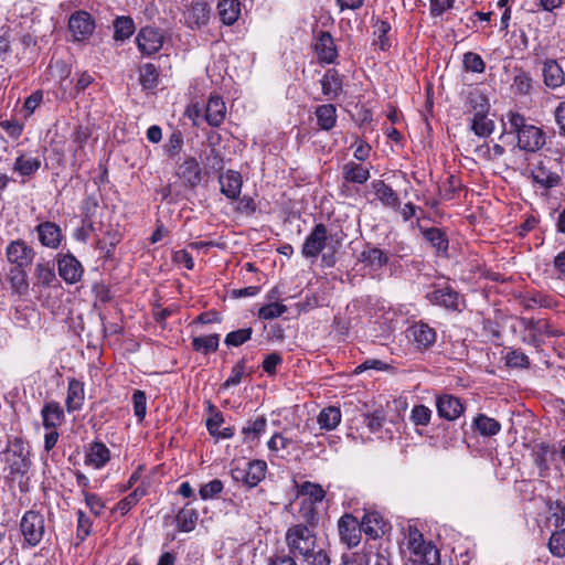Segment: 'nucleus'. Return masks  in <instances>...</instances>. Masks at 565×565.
<instances>
[{
	"mask_svg": "<svg viewBox=\"0 0 565 565\" xmlns=\"http://www.w3.org/2000/svg\"><path fill=\"white\" fill-rule=\"evenodd\" d=\"M507 134L516 136V147L525 152H537L545 145L543 130L529 124L525 117L515 111H508L502 119Z\"/></svg>",
	"mask_w": 565,
	"mask_h": 565,
	"instance_id": "nucleus-1",
	"label": "nucleus"
},
{
	"mask_svg": "<svg viewBox=\"0 0 565 565\" xmlns=\"http://www.w3.org/2000/svg\"><path fill=\"white\" fill-rule=\"evenodd\" d=\"M406 545L412 555V562L418 565H439L440 555L431 542H426L416 526L409 525L406 534Z\"/></svg>",
	"mask_w": 565,
	"mask_h": 565,
	"instance_id": "nucleus-2",
	"label": "nucleus"
},
{
	"mask_svg": "<svg viewBox=\"0 0 565 565\" xmlns=\"http://www.w3.org/2000/svg\"><path fill=\"white\" fill-rule=\"evenodd\" d=\"M286 543L291 554L308 558L315 552L316 535L307 525L296 524L287 530Z\"/></svg>",
	"mask_w": 565,
	"mask_h": 565,
	"instance_id": "nucleus-3",
	"label": "nucleus"
},
{
	"mask_svg": "<svg viewBox=\"0 0 565 565\" xmlns=\"http://www.w3.org/2000/svg\"><path fill=\"white\" fill-rule=\"evenodd\" d=\"M3 456L12 476H23L29 471L31 466L30 450L28 444L22 439L14 438Z\"/></svg>",
	"mask_w": 565,
	"mask_h": 565,
	"instance_id": "nucleus-4",
	"label": "nucleus"
},
{
	"mask_svg": "<svg viewBox=\"0 0 565 565\" xmlns=\"http://www.w3.org/2000/svg\"><path fill=\"white\" fill-rule=\"evenodd\" d=\"M24 544L34 547L40 544L45 532L44 516L38 511H26L20 521Z\"/></svg>",
	"mask_w": 565,
	"mask_h": 565,
	"instance_id": "nucleus-5",
	"label": "nucleus"
},
{
	"mask_svg": "<svg viewBox=\"0 0 565 565\" xmlns=\"http://www.w3.org/2000/svg\"><path fill=\"white\" fill-rule=\"evenodd\" d=\"M267 465L264 460H253L244 465V467H234L231 470L233 480L248 488L256 487L266 475Z\"/></svg>",
	"mask_w": 565,
	"mask_h": 565,
	"instance_id": "nucleus-6",
	"label": "nucleus"
},
{
	"mask_svg": "<svg viewBox=\"0 0 565 565\" xmlns=\"http://www.w3.org/2000/svg\"><path fill=\"white\" fill-rule=\"evenodd\" d=\"M426 298L431 305L446 310L460 312L466 308L463 297L449 286L434 289L426 295Z\"/></svg>",
	"mask_w": 565,
	"mask_h": 565,
	"instance_id": "nucleus-7",
	"label": "nucleus"
},
{
	"mask_svg": "<svg viewBox=\"0 0 565 565\" xmlns=\"http://www.w3.org/2000/svg\"><path fill=\"white\" fill-rule=\"evenodd\" d=\"M95 20L83 10L75 11L68 19V31L74 42H86L94 34Z\"/></svg>",
	"mask_w": 565,
	"mask_h": 565,
	"instance_id": "nucleus-8",
	"label": "nucleus"
},
{
	"mask_svg": "<svg viewBox=\"0 0 565 565\" xmlns=\"http://www.w3.org/2000/svg\"><path fill=\"white\" fill-rule=\"evenodd\" d=\"M329 238L327 226L323 223L316 224L302 244V256L317 258L327 247Z\"/></svg>",
	"mask_w": 565,
	"mask_h": 565,
	"instance_id": "nucleus-9",
	"label": "nucleus"
},
{
	"mask_svg": "<svg viewBox=\"0 0 565 565\" xmlns=\"http://www.w3.org/2000/svg\"><path fill=\"white\" fill-rule=\"evenodd\" d=\"M6 256L7 260L14 265V268H26L32 264L35 252L26 242L18 238L9 243Z\"/></svg>",
	"mask_w": 565,
	"mask_h": 565,
	"instance_id": "nucleus-10",
	"label": "nucleus"
},
{
	"mask_svg": "<svg viewBox=\"0 0 565 565\" xmlns=\"http://www.w3.org/2000/svg\"><path fill=\"white\" fill-rule=\"evenodd\" d=\"M211 18V7L207 2L198 0L185 6L183 11V23L191 30H199L205 26Z\"/></svg>",
	"mask_w": 565,
	"mask_h": 565,
	"instance_id": "nucleus-11",
	"label": "nucleus"
},
{
	"mask_svg": "<svg viewBox=\"0 0 565 565\" xmlns=\"http://www.w3.org/2000/svg\"><path fill=\"white\" fill-rule=\"evenodd\" d=\"M340 541L352 548L359 545L363 532L360 521L350 513L342 515L338 521Z\"/></svg>",
	"mask_w": 565,
	"mask_h": 565,
	"instance_id": "nucleus-12",
	"label": "nucleus"
},
{
	"mask_svg": "<svg viewBox=\"0 0 565 565\" xmlns=\"http://www.w3.org/2000/svg\"><path fill=\"white\" fill-rule=\"evenodd\" d=\"M56 262L58 275L66 284L73 285L82 279L84 274L83 265L73 254H58Z\"/></svg>",
	"mask_w": 565,
	"mask_h": 565,
	"instance_id": "nucleus-13",
	"label": "nucleus"
},
{
	"mask_svg": "<svg viewBox=\"0 0 565 565\" xmlns=\"http://www.w3.org/2000/svg\"><path fill=\"white\" fill-rule=\"evenodd\" d=\"M163 34L156 28L145 26L137 34L136 42L142 54L157 53L163 45Z\"/></svg>",
	"mask_w": 565,
	"mask_h": 565,
	"instance_id": "nucleus-14",
	"label": "nucleus"
},
{
	"mask_svg": "<svg viewBox=\"0 0 565 565\" xmlns=\"http://www.w3.org/2000/svg\"><path fill=\"white\" fill-rule=\"evenodd\" d=\"M40 243L51 249H57L63 241L61 227L50 221L42 222L35 226Z\"/></svg>",
	"mask_w": 565,
	"mask_h": 565,
	"instance_id": "nucleus-15",
	"label": "nucleus"
},
{
	"mask_svg": "<svg viewBox=\"0 0 565 565\" xmlns=\"http://www.w3.org/2000/svg\"><path fill=\"white\" fill-rule=\"evenodd\" d=\"M408 337L419 350H426L436 342V331L428 323L419 321L408 329Z\"/></svg>",
	"mask_w": 565,
	"mask_h": 565,
	"instance_id": "nucleus-16",
	"label": "nucleus"
},
{
	"mask_svg": "<svg viewBox=\"0 0 565 565\" xmlns=\"http://www.w3.org/2000/svg\"><path fill=\"white\" fill-rule=\"evenodd\" d=\"M436 408L438 416L449 422L459 418L465 411L461 401L458 397L448 394L441 395L437 398Z\"/></svg>",
	"mask_w": 565,
	"mask_h": 565,
	"instance_id": "nucleus-17",
	"label": "nucleus"
},
{
	"mask_svg": "<svg viewBox=\"0 0 565 565\" xmlns=\"http://www.w3.org/2000/svg\"><path fill=\"white\" fill-rule=\"evenodd\" d=\"M315 50L319 61L332 64L338 57V50L332 35L329 32L321 31L317 36Z\"/></svg>",
	"mask_w": 565,
	"mask_h": 565,
	"instance_id": "nucleus-18",
	"label": "nucleus"
},
{
	"mask_svg": "<svg viewBox=\"0 0 565 565\" xmlns=\"http://www.w3.org/2000/svg\"><path fill=\"white\" fill-rule=\"evenodd\" d=\"M218 183L221 193L230 200H237L241 195L243 186V178L239 172L227 170L225 173L220 174Z\"/></svg>",
	"mask_w": 565,
	"mask_h": 565,
	"instance_id": "nucleus-19",
	"label": "nucleus"
},
{
	"mask_svg": "<svg viewBox=\"0 0 565 565\" xmlns=\"http://www.w3.org/2000/svg\"><path fill=\"white\" fill-rule=\"evenodd\" d=\"M359 262L372 270H380L388 263V255L383 249L367 243L359 256Z\"/></svg>",
	"mask_w": 565,
	"mask_h": 565,
	"instance_id": "nucleus-20",
	"label": "nucleus"
},
{
	"mask_svg": "<svg viewBox=\"0 0 565 565\" xmlns=\"http://www.w3.org/2000/svg\"><path fill=\"white\" fill-rule=\"evenodd\" d=\"M544 84L552 89L558 88L565 83V73L557 61L547 58L542 67Z\"/></svg>",
	"mask_w": 565,
	"mask_h": 565,
	"instance_id": "nucleus-21",
	"label": "nucleus"
},
{
	"mask_svg": "<svg viewBox=\"0 0 565 565\" xmlns=\"http://www.w3.org/2000/svg\"><path fill=\"white\" fill-rule=\"evenodd\" d=\"M302 440L294 428H284L281 433L274 434L267 443L270 451L278 452L285 450L291 445L301 444Z\"/></svg>",
	"mask_w": 565,
	"mask_h": 565,
	"instance_id": "nucleus-22",
	"label": "nucleus"
},
{
	"mask_svg": "<svg viewBox=\"0 0 565 565\" xmlns=\"http://www.w3.org/2000/svg\"><path fill=\"white\" fill-rule=\"evenodd\" d=\"M41 168V160L36 157H31L24 152H19L12 164V171L22 178L32 177Z\"/></svg>",
	"mask_w": 565,
	"mask_h": 565,
	"instance_id": "nucleus-23",
	"label": "nucleus"
},
{
	"mask_svg": "<svg viewBox=\"0 0 565 565\" xmlns=\"http://www.w3.org/2000/svg\"><path fill=\"white\" fill-rule=\"evenodd\" d=\"M322 94L328 100H334L342 92V76L334 68L328 70L320 79Z\"/></svg>",
	"mask_w": 565,
	"mask_h": 565,
	"instance_id": "nucleus-24",
	"label": "nucleus"
},
{
	"mask_svg": "<svg viewBox=\"0 0 565 565\" xmlns=\"http://www.w3.org/2000/svg\"><path fill=\"white\" fill-rule=\"evenodd\" d=\"M226 107L224 100L217 95H211L205 108V119L212 127H218L225 119Z\"/></svg>",
	"mask_w": 565,
	"mask_h": 565,
	"instance_id": "nucleus-25",
	"label": "nucleus"
},
{
	"mask_svg": "<svg viewBox=\"0 0 565 565\" xmlns=\"http://www.w3.org/2000/svg\"><path fill=\"white\" fill-rule=\"evenodd\" d=\"M110 459V451L105 444L95 441L89 445L85 455V463L95 469L103 468Z\"/></svg>",
	"mask_w": 565,
	"mask_h": 565,
	"instance_id": "nucleus-26",
	"label": "nucleus"
},
{
	"mask_svg": "<svg viewBox=\"0 0 565 565\" xmlns=\"http://www.w3.org/2000/svg\"><path fill=\"white\" fill-rule=\"evenodd\" d=\"M179 175L190 186L194 188L202 181V169L195 158H186L179 167Z\"/></svg>",
	"mask_w": 565,
	"mask_h": 565,
	"instance_id": "nucleus-27",
	"label": "nucleus"
},
{
	"mask_svg": "<svg viewBox=\"0 0 565 565\" xmlns=\"http://www.w3.org/2000/svg\"><path fill=\"white\" fill-rule=\"evenodd\" d=\"M84 384L76 379H70L67 386V396L65 401L67 411L71 413L81 409L84 403Z\"/></svg>",
	"mask_w": 565,
	"mask_h": 565,
	"instance_id": "nucleus-28",
	"label": "nucleus"
},
{
	"mask_svg": "<svg viewBox=\"0 0 565 565\" xmlns=\"http://www.w3.org/2000/svg\"><path fill=\"white\" fill-rule=\"evenodd\" d=\"M43 426L46 429H56L64 420V412L61 405L56 402L46 403L42 411Z\"/></svg>",
	"mask_w": 565,
	"mask_h": 565,
	"instance_id": "nucleus-29",
	"label": "nucleus"
},
{
	"mask_svg": "<svg viewBox=\"0 0 565 565\" xmlns=\"http://www.w3.org/2000/svg\"><path fill=\"white\" fill-rule=\"evenodd\" d=\"M360 523L363 532L371 539H376L384 533L385 522L379 512H366Z\"/></svg>",
	"mask_w": 565,
	"mask_h": 565,
	"instance_id": "nucleus-30",
	"label": "nucleus"
},
{
	"mask_svg": "<svg viewBox=\"0 0 565 565\" xmlns=\"http://www.w3.org/2000/svg\"><path fill=\"white\" fill-rule=\"evenodd\" d=\"M342 175L347 182L364 184L370 179L369 168L350 161L343 164Z\"/></svg>",
	"mask_w": 565,
	"mask_h": 565,
	"instance_id": "nucleus-31",
	"label": "nucleus"
},
{
	"mask_svg": "<svg viewBox=\"0 0 565 565\" xmlns=\"http://www.w3.org/2000/svg\"><path fill=\"white\" fill-rule=\"evenodd\" d=\"M372 188L377 200L385 206L397 209L399 206V199L397 193L384 181L377 180L372 183Z\"/></svg>",
	"mask_w": 565,
	"mask_h": 565,
	"instance_id": "nucleus-32",
	"label": "nucleus"
},
{
	"mask_svg": "<svg viewBox=\"0 0 565 565\" xmlns=\"http://www.w3.org/2000/svg\"><path fill=\"white\" fill-rule=\"evenodd\" d=\"M217 10L221 21L226 25H232L241 14V2L238 0H220Z\"/></svg>",
	"mask_w": 565,
	"mask_h": 565,
	"instance_id": "nucleus-33",
	"label": "nucleus"
},
{
	"mask_svg": "<svg viewBox=\"0 0 565 565\" xmlns=\"http://www.w3.org/2000/svg\"><path fill=\"white\" fill-rule=\"evenodd\" d=\"M423 236L431 244L436 252L446 255L448 252V237L446 233L438 227L422 228Z\"/></svg>",
	"mask_w": 565,
	"mask_h": 565,
	"instance_id": "nucleus-34",
	"label": "nucleus"
},
{
	"mask_svg": "<svg viewBox=\"0 0 565 565\" xmlns=\"http://www.w3.org/2000/svg\"><path fill=\"white\" fill-rule=\"evenodd\" d=\"M317 124L322 130H331L337 124V108L333 104H323L315 111Z\"/></svg>",
	"mask_w": 565,
	"mask_h": 565,
	"instance_id": "nucleus-35",
	"label": "nucleus"
},
{
	"mask_svg": "<svg viewBox=\"0 0 565 565\" xmlns=\"http://www.w3.org/2000/svg\"><path fill=\"white\" fill-rule=\"evenodd\" d=\"M470 128L478 137L486 138L493 132L494 122L487 117V111L482 108L475 113Z\"/></svg>",
	"mask_w": 565,
	"mask_h": 565,
	"instance_id": "nucleus-36",
	"label": "nucleus"
},
{
	"mask_svg": "<svg viewBox=\"0 0 565 565\" xmlns=\"http://www.w3.org/2000/svg\"><path fill=\"white\" fill-rule=\"evenodd\" d=\"M472 427L484 437H491L497 435L501 430V424L484 414H478L473 422Z\"/></svg>",
	"mask_w": 565,
	"mask_h": 565,
	"instance_id": "nucleus-37",
	"label": "nucleus"
},
{
	"mask_svg": "<svg viewBox=\"0 0 565 565\" xmlns=\"http://www.w3.org/2000/svg\"><path fill=\"white\" fill-rule=\"evenodd\" d=\"M267 427V419L263 416L247 422L243 427L242 434L244 435V443L254 444L259 440V437L265 433Z\"/></svg>",
	"mask_w": 565,
	"mask_h": 565,
	"instance_id": "nucleus-38",
	"label": "nucleus"
},
{
	"mask_svg": "<svg viewBox=\"0 0 565 565\" xmlns=\"http://www.w3.org/2000/svg\"><path fill=\"white\" fill-rule=\"evenodd\" d=\"M341 423V411L335 406L323 408L318 416L321 429L332 430Z\"/></svg>",
	"mask_w": 565,
	"mask_h": 565,
	"instance_id": "nucleus-39",
	"label": "nucleus"
},
{
	"mask_svg": "<svg viewBox=\"0 0 565 565\" xmlns=\"http://www.w3.org/2000/svg\"><path fill=\"white\" fill-rule=\"evenodd\" d=\"M198 512L195 509L184 507L182 508L177 516L178 529L182 532H191L195 529L198 522Z\"/></svg>",
	"mask_w": 565,
	"mask_h": 565,
	"instance_id": "nucleus-40",
	"label": "nucleus"
},
{
	"mask_svg": "<svg viewBox=\"0 0 565 565\" xmlns=\"http://www.w3.org/2000/svg\"><path fill=\"white\" fill-rule=\"evenodd\" d=\"M300 493L303 497L302 501H306V503H311L313 505H316L317 503H321L326 497V491L320 484L312 483L309 481L302 483Z\"/></svg>",
	"mask_w": 565,
	"mask_h": 565,
	"instance_id": "nucleus-41",
	"label": "nucleus"
},
{
	"mask_svg": "<svg viewBox=\"0 0 565 565\" xmlns=\"http://www.w3.org/2000/svg\"><path fill=\"white\" fill-rule=\"evenodd\" d=\"M135 31V24L129 17H118L114 21V39L125 41L129 39Z\"/></svg>",
	"mask_w": 565,
	"mask_h": 565,
	"instance_id": "nucleus-42",
	"label": "nucleus"
},
{
	"mask_svg": "<svg viewBox=\"0 0 565 565\" xmlns=\"http://www.w3.org/2000/svg\"><path fill=\"white\" fill-rule=\"evenodd\" d=\"M220 335L217 333L209 334L206 337H195L192 340V347L195 351L203 354L214 352L218 349Z\"/></svg>",
	"mask_w": 565,
	"mask_h": 565,
	"instance_id": "nucleus-43",
	"label": "nucleus"
},
{
	"mask_svg": "<svg viewBox=\"0 0 565 565\" xmlns=\"http://www.w3.org/2000/svg\"><path fill=\"white\" fill-rule=\"evenodd\" d=\"M36 284L42 287H50L56 281L54 266L50 263H39L35 267Z\"/></svg>",
	"mask_w": 565,
	"mask_h": 565,
	"instance_id": "nucleus-44",
	"label": "nucleus"
},
{
	"mask_svg": "<svg viewBox=\"0 0 565 565\" xmlns=\"http://www.w3.org/2000/svg\"><path fill=\"white\" fill-rule=\"evenodd\" d=\"M159 73L157 67L147 63L140 67L139 81L145 89H153L158 85Z\"/></svg>",
	"mask_w": 565,
	"mask_h": 565,
	"instance_id": "nucleus-45",
	"label": "nucleus"
},
{
	"mask_svg": "<svg viewBox=\"0 0 565 565\" xmlns=\"http://www.w3.org/2000/svg\"><path fill=\"white\" fill-rule=\"evenodd\" d=\"M547 546L553 556L565 557V529L554 530Z\"/></svg>",
	"mask_w": 565,
	"mask_h": 565,
	"instance_id": "nucleus-46",
	"label": "nucleus"
},
{
	"mask_svg": "<svg viewBox=\"0 0 565 565\" xmlns=\"http://www.w3.org/2000/svg\"><path fill=\"white\" fill-rule=\"evenodd\" d=\"M10 284L12 289L19 295H25L29 289L25 268H13L10 271Z\"/></svg>",
	"mask_w": 565,
	"mask_h": 565,
	"instance_id": "nucleus-47",
	"label": "nucleus"
},
{
	"mask_svg": "<svg viewBox=\"0 0 565 565\" xmlns=\"http://www.w3.org/2000/svg\"><path fill=\"white\" fill-rule=\"evenodd\" d=\"M374 26V44L379 45L382 51H385L390 47V40L387 34L391 31V25L388 22L381 20L377 21Z\"/></svg>",
	"mask_w": 565,
	"mask_h": 565,
	"instance_id": "nucleus-48",
	"label": "nucleus"
},
{
	"mask_svg": "<svg viewBox=\"0 0 565 565\" xmlns=\"http://www.w3.org/2000/svg\"><path fill=\"white\" fill-rule=\"evenodd\" d=\"M287 310V307L282 303L270 302L259 308L258 317L264 320H271L281 317Z\"/></svg>",
	"mask_w": 565,
	"mask_h": 565,
	"instance_id": "nucleus-49",
	"label": "nucleus"
},
{
	"mask_svg": "<svg viewBox=\"0 0 565 565\" xmlns=\"http://www.w3.org/2000/svg\"><path fill=\"white\" fill-rule=\"evenodd\" d=\"M204 172L206 174L220 171L223 169V158L221 153L212 148L209 153L205 154L203 159Z\"/></svg>",
	"mask_w": 565,
	"mask_h": 565,
	"instance_id": "nucleus-50",
	"label": "nucleus"
},
{
	"mask_svg": "<svg viewBox=\"0 0 565 565\" xmlns=\"http://www.w3.org/2000/svg\"><path fill=\"white\" fill-rule=\"evenodd\" d=\"M207 409L211 416L206 419V428L213 437L220 430L221 425L224 423L223 414L215 408L213 404H209Z\"/></svg>",
	"mask_w": 565,
	"mask_h": 565,
	"instance_id": "nucleus-51",
	"label": "nucleus"
},
{
	"mask_svg": "<svg viewBox=\"0 0 565 565\" xmlns=\"http://www.w3.org/2000/svg\"><path fill=\"white\" fill-rule=\"evenodd\" d=\"M431 418V411L425 405H416L411 412V420L416 426H427Z\"/></svg>",
	"mask_w": 565,
	"mask_h": 565,
	"instance_id": "nucleus-52",
	"label": "nucleus"
},
{
	"mask_svg": "<svg viewBox=\"0 0 565 565\" xmlns=\"http://www.w3.org/2000/svg\"><path fill=\"white\" fill-rule=\"evenodd\" d=\"M223 488L224 484L220 479H213L200 488L199 494L202 500L214 499L223 491Z\"/></svg>",
	"mask_w": 565,
	"mask_h": 565,
	"instance_id": "nucleus-53",
	"label": "nucleus"
},
{
	"mask_svg": "<svg viewBox=\"0 0 565 565\" xmlns=\"http://www.w3.org/2000/svg\"><path fill=\"white\" fill-rule=\"evenodd\" d=\"M145 494V491L140 488H137L128 494L126 498L121 499L117 504V510L122 514H127L134 505L138 503L140 498Z\"/></svg>",
	"mask_w": 565,
	"mask_h": 565,
	"instance_id": "nucleus-54",
	"label": "nucleus"
},
{
	"mask_svg": "<svg viewBox=\"0 0 565 565\" xmlns=\"http://www.w3.org/2000/svg\"><path fill=\"white\" fill-rule=\"evenodd\" d=\"M252 334H253L252 328L239 329V330L232 331V332L227 333L224 342L227 345L239 347L243 343H245L246 341H248L250 339Z\"/></svg>",
	"mask_w": 565,
	"mask_h": 565,
	"instance_id": "nucleus-55",
	"label": "nucleus"
},
{
	"mask_svg": "<svg viewBox=\"0 0 565 565\" xmlns=\"http://www.w3.org/2000/svg\"><path fill=\"white\" fill-rule=\"evenodd\" d=\"M134 414L142 422L147 412V397L143 391L137 390L132 394Z\"/></svg>",
	"mask_w": 565,
	"mask_h": 565,
	"instance_id": "nucleus-56",
	"label": "nucleus"
},
{
	"mask_svg": "<svg viewBox=\"0 0 565 565\" xmlns=\"http://www.w3.org/2000/svg\"><path fill=\"white\" fill-rule=\"evenodd\" d=\"M505 363L511 367H529V356L520 350H510L505 355Z\"/></svg>",
	"mask_w": 565,
	"mask_h": 565,
	"instance_id": "nucleus-57",
	"label": "nucleus"
},
{
	"mask_svg": "<svg viewBox=\"0 0 565 565\" xmlns=\"http://www.w3.org/2000/svg\"><path fill=\"white\" fill-rule=\"evenodd\" d=\"M534 180L539 184L545 186V188H554L557 186L561 182V178L556 173L546 172L544 169L540 168L534 173Z\"/></svg>",
	"mask_w": 565,
	"mask_h": 565,
	"instance_id": "nucleus-58",
	"label": "nucleus"
},
{
	"mask_svg": "<svg viewBox=\"0 0 565 565\" xmlns=\"http://www.w3.org/2000/svg\"><path fill=\"white\" fill-rule=\"evenodd\" d=\"M463 65L468 71L475 73H482L486 68L482 57L473 52H468L463 55Z\"/></svg>",
	"mask_w": 565,
	"mask_h": 565,
	"instance_id": "nucleus-59",
	"label": "nucleus"
},
{
	"mask_svg": "<svg viewBox=\"0 0 565 565\" xmlns=\"http://www.w3.org/2000/svg\"><path fill=\"white\" fill-rule=\"evenodd\" d=\"M245 375V362L244 360L237 362L231 371L230 377L223 383L224 388H228L231 386H236L241 383L243 376Z\"/></svg>",
	"mask_w": 565,
	"mask_h": 565,
	"instance_id": "nucleus-60",
	"label": "nucleus"
},
{
	"mask_svg": "<svg viewBox=\"0 0 565 565\" xmlns=\"http://www.w3.org/2000/svg\"><path fill=\"white\" fill-rule=\"evenodd\" d=\"M512 87L515 89L518 94H527L532 87L531 76L525 72L519 73L518 75L514 76Z\"/></svg>",
	"mask_w": 565,
	"mask_h": 565,
	"instance_id": "nucleus-61",
	"label": "nucleus"
},
{
	"mask_svg": "<svg viewBox=\"0 0 565 565\" xmlns=\"http://www.w3.org/2000/svg\"><path fill=\"white\" fill-rule=\"evenodd\" d=\"M455 0H429V13L433 18L441 17L446 11L452 9Z\"/></svg>",
	"mask_w": 565,
	"mask_h": 565,
	"instance_id": "nucleus-62",
	"label": "nucleus"
},
{
	"mask_svg": "<svg viewBox=\"0 0 565 565\" xmlns=\"http://www.w3.org/2000/svg\"><path fill=\"white\" fill-rule=\"evenodd\" d=\"M92 521L83 512H77V539L79 541H84L90 533Z\"/></svg>",
	"mask_w": 565,
	"mask_h": 565,
	"instance_id": "nucleus-63",
	"label": "nucleus"
},
{
	"mask_svg": "<svg viewBox=\"0 0 565 565\" xmlns=\"http://www.w3.org/2000/svg\"><path fill=\"white\" fill-rule=\"evenodd\" d=\"M281 363L282 356L277 352H273L265 356L262 367L267 374L273 375L276 373L277 366Z\"/></svg>",
	"mask_w": 565,
	"mask_h": 565,
	"instance_id": "nucleus-64",
	"label": "nucleus"
}]
</instances>
